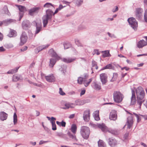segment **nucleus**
Segmentation results:
<instances>
[{"mask_svg": "<svg viewBox=\"0 0 147 147\" xmlns=\"http://www.w3.org/2000/svg\"><path fill=\"white\" fill-rule=\"evenodd\" d=\"M28 48V47L27 46L25 47L24 48H22L21 49V51H24L27 50Z\"/></svg>", "mask_w": 147, "mask_h": 147, "instance_id": "nucleus-64", "label": "nucleus"}, {"mask_svg": "<svg viewBox=\"0 0 147 147\" xmlns=\"http://www.w3.org/2000/svg\"><path fill=\"white\" fill-rule=\"evenodd\" d=\"M76 59V58L75 57L73 58L68 57L66 58H63L62 59V61L66 63H70L74 61Z\"/></svg>", "mask_w": 147, "mask_h": 147, "instance_id": "nucleus-18", "label": "nucleus"}, {"mask_svg": "<svg viewBox=\"0 0 147 147\" xmlns=\"http://www.w3.org/2000/svg\"><path fill=\"white\" fill-rule=\"evenodd\" d=\"M32 24L36 27L35 31V35L38 33L41 30L42 28V25L40 22H36V21H33L32 22Z\"/></svg>", "mask_w": 147, "mask_h": 147, "instance_id": "nucleus-4", "label": "nucleus"}, {"mask_svg": "<svg viewBox=\"0 0 147 147\" xmlns=\"http://www.w3.org/2000/svg\"><path fill=\"white\" fill-rule=\"evenodd\" d=\"M66 123L63 121H62L61 122V125L63 127H65V126Z\"/></svg>", "mask_w": 147, "mask_h": 147, "instance_id": "nucleus-59", "label": "nucleus"}, {"mask_svg": "<svg viewBox=\"0 0 147 147\" xmlns=\"http://www.w3.org/2000/svg\"><path fill=\"white\" fill-rule=\"evenodd\" d=\"M97 125L98 128L100 129L102 131L105 132L106 131L107 127L104 124H98Z\"/></svg>", "mask_w": 147, "mask_h": 147, "instance_id": "nucleus-32", "label": "nucleus"}, {"mask_svg": "<svg viewBox=\"0 0 147 147\" xmlns=\"http://www.w3.org/2000/svg\"><path fill=\"white\" fill-rule=\"evenodd\" d=\"M108 131L109 133L114 135H117L119 134V131L115 129H109Z\"/></svg>", "mask_w": 147, "mask_h": 147, "instance_id": "nucleus-30", "label": "nucleus"}, {"mask_svg": "<svg viewBox=\"0 0 147 147\" xmlns=\"http://www.w3.org/2000/svg\"><path fill=\"white\" fill-rule=\"evenodd\" d=\"M94 116H96L99 115V111H95L93 113Z\"/></svg>", "mask_w": 147, "mask_h": 147, "instance_id": "nucleus-62", "label": "nucleus"}, {"mask_svg": "<svg viewBox=\"0 0 147 147\" xmlns=\"http://www.w3.org/2000/svg\"><path fill=\"white\" fill-rule=\"evenodd\" d=\"M76 104H74L72 103H69V106L70 108H73L76 105H81L80 102L78 100H76L75 101Z\"/></svg>", "mask_w": 147, "mask_h": 147, "instance_id": "nucleus-36", "label": "nucleus"}, {"mask_svg": "<svg viewBox=\"0 0 147 147\" xmlns=\"http://www.w3.org/2000/svg\"><path fill=\"white\" fill-rule=\"evenodd\" d=\"M128 135L129 134L128 133H126L125 134L124 136V138H125V139H126L127 138Z\"/></svg>", "mask_w": 147, "mask_h": 147, "instance_id": "nucleus-60", "label": "nucleus"}, {"mask_svg": "<svg viewBox=\"0 0 147 147\" xmlns=\"http://www.w3.org/2000/svg\"><path fill=\"white\" fill-rule=\"evenodd\" d=\"M16 6L18 8L20 11V12L25 13L27 11L26 8L24 6L18 5H16Z\"/></svg>", "mask_w": 147, "mask_h": 147, "instance_id": "nucleus-26", "label": "nucleus"}, {"mask_svg": "<svg viewBox=\"0 0 147 147\" xmlns=\"http://www.w3.org/2000/svg\"><path fill=\"white\" fill-rule=\"evenodd\" d=\"M107 34L111 38H116L114 34H111V33H110L109 32H107Z\"/></svg>", "mask_w": 147, "mask_h": 147, "instance_id": "nucleus-53", "label": "nucleus"}, {"mask_svg": "<svg viewBox=\"0 0 147 147\" xmlns=\"http://www.w3.org/2000/svg\"><path fill=\"white\" fill-rule=\"evenodd\" d=\"M27 36L25 32H23L20 37V45H22L25 43L27 39Z\"/></svg>", "mask_w": 147, "mask_h": 147, "instance_id": "nucleus-7", "label": "nucleus"}, {"mask_svg": "<svg viewBox=\"0 0 147 147\" xmlns=\"http://www.w3.org/2000/svg\"><path fill=\"white\" fill-rule=\"evenodd\" d=\"M136 93L137 103L139 105V108L140 109L142 104L144 101L143 100L145 95L144 92L143 88L140 86L136 89Z\"/></svg>", "mask_w": 147, "mask_h": 147, "instance_id": "nucleus-1", "label": "nucleus"}, {"mask_svg": "<svg viewBox=\"0 0 147 147\" xmlns=\"http://www.w3.org/2000/svg\"><path fill=\"white\" fill-rule=\"evenodd\" d=\"M95 120L96 121H98L100 120L99 115L94 116Z\"/></svg>", "mask_w": 147, "mask_h": 147, "instance_id": "nucleus-57", "label": "nucleus"}, {"mask_svg": "<svg viewBox=\"0 0 147 147\" xmlns=\"http://www.w3.org/2000/svg\"><path fill=\"white\" fill-rule=\"evenodd\" d=\"M65 107H62L61 108L63 109H69L70 107L69 103H66L65 104Z\"/></svg>", "mask_w": 147, "mask_h": 147, "instance_id": "nucleus-43", "label": "nucleus"}, {"mask_svg": "<svg viewBox=\"0 0 147 147\" xmlns=\"http://www.w3.org/2000/svg\"><path fill=\"white\" fill-rule=\"evenodd\" d=\"M90 130L88 127L83 126L80 128V133L82 137L85 139L87 140L90 134Z\"/></svg>", "mask_w": 147, "mask_h": 147, "instance_id": "nucleus-2", "label": "nucleus"}, {"mask_svg": "<svg viewBox=\"0 0 147 147\" xmlns=\"http://www.w3.org/2000/svg\"><path fill=\"white\" fill-rule=\"evenodd\" d=\"M56 59L52 58L50 59V63L49 64L50 67L53 68L56 63Z\"/></svg>", "mask_w": 147, "mask_h": 147, "instance_id": "nucleus-28", "label": "nucleus"}, {"mask_svg": "<svg viewBox=\"0 0 147 147\" xmlns=\"http://www.w3.org/2000/svg\"><path fill=\"white\" fill-rule=\"evenodd\" d=\"M146 45H147L146 42L143 40L139 41L137 45L138 47L139 48H142Z\"/></svg>", "mask_w": 147, "mask_h": 147, "instance_id": "nucleus-20", "label": "nucleus"}, {"mask_svg": "<svg viewBox=\"0 0 147 147\" xmlns=\"http://www.w3.org/2000/svg\"><path fill=\"white\" fill-rule=\"evenodd\" d=\"M115 67L113 66L111 64H109L107 65L105 67H103L102 70H104L106 69H114Z\"/></svg>", "mask_w": 147, "mask_h": 147, "instance_id": "nucleus-37", "label": "nucleus"}, {"mask_svg": "<svg viewBox=\"0 0 147 147\" xmlns=\"http://www.w3.org/2000/svg\"><path fill=\"white\" fill-rule=\"evenodd\" d=\"M40 9V7L32 8L29 10V14L31 16L36 15L38 13Z\"/></svg>", "mask_w": 147, "mask_h": 147, "instance_id": "nucleus-6", "label": "nucleus"}, {"mask_svg": "<svg viewBox=\"0 0 147 147\" xmlns=\"http://www.w3.org/2000/svg\"><path fill=\"white\" fill-rule=\"evenodd\" d=\"M2 12L3 13L7 15L8 16H11V14L9 12L7 6H5L2 10Z\"/></svg>", "mask_w": 147, "mask_h": 147, "instance_id": "nucleus-29", "label": "nucleus"}, {"mask_svg": "<svg viewBox=\"0 0 147 147\" xmlns=\"http://www.w3.org/2000/svg\"><path fill=\"white\" fill-rule=\"evenodd\" d=\"M93 88L96 90H99L101 89V87L100 84H98L96 82H94L92 83Z\"/></svg>", "mask_w": 147, "mask_h": 147, "instance_id": "nucleus-25", "label": "nucleus"}, {"mask_svg": "<svg viewBox=\"0 0 147 147\" xmlns=\"http://www.w3.org/2000/svg\"><path fill=\"white\" fill-rule=\"evenodd\" d=\"M19 67H16L15 69L10 70L7 71V73L8 74H13L17 72Z\"/></svg>", "mask_w": 147, "mask_h": 147, "instance_id": "nucleus-34", "label": "nucleus"}, {"mask_svg": "<svg viewBox=\"0 0 147 147\" xmlns=\"http://www.w3.org/2000/svg\"><path fill=\"white\" fill-rule=\"evenodd\" d=\"M48 141H44L43 140H40L39 142V145H41L43 144H44L46 143H47L48 142Z\"/></svg>", "mask_w": 147, "mask_h": 147, "instance_id": "nucleus-56", "label": "nucleus"}, {"mask_svg": "<svg viewBox=\"0 0 147 147\" xmlns=\"http://www.w3.org/2000/svg\"><path fill=\"white\" fill-rule=\"evenodd\" d=\"M132 96L131 98V105H133L136 103V98L135 95V92L133 90H131Z\"/></svg>", "mask_w": 147, "mask_h": 147, "instance_id": "nucleus-16", "label": "nucleus"}, {"mask_svg": "<svg viewBox=\"0 0 147 147\" xmlns=\"http://www.w3.org/2000/svg\"><path fill=\"white\" fill-rule=\"evenodd\" d=\"M96 54L98 55L100 54V53L98 52V49H94L93 51V55H94Z\"/></svg>", "mask_w": 147, "mask_h": 147, "instance_id": "nucleus-51", "label": "nucleus"}, {"mask_svg": "<svg viewBox=\"0 0 147 147\" xmlns=\"http://www.w3.org/2000/svg\"><path fill=\"white\" fill-rule=\"evenodd\" d=\"M85 80H84V78L82 77H79L78 79V83L80 84H82V82Z\"/></svg>", "mask_w": 147, "mask_h": 147, "instance_id": "nucleus-45", "label": "nucleus"}, {"mask_svg": "<svg viewBox=\"0 0 147 147\" xmlns=\"http://www.w3.org/2000/svg\"><path fill=\"white\" fill-rule=\"evenodd\" d=\"M102 53H103L102 56L104 57H109L111 56L109 53V50L102 51Z\"/></svg>", "mask_w": 147, "mask_h": 147, "instance_id": "nucleus-31", "label": "nucleus"}, {"mask_svg": "<svg viewBox=\"0 0 147 147\" xmlns=\"http://www.w3.org/2000/svg\"><path fill=\"white\" fill-rule=\"evenodd\" d=\"M24 13L20 12L19 13V18H22L23 17Z\"/></svg>", "mask_w": 147, "mask_h": 147, "instance_id": "nucleus-54", "label": "nucleus"}, {"mask_svg": "<svg viewBox=\"0 0 147 147\" xmlns=\"http://www.w3.org/2000/svg\"><path fill=\"white\" fill-rule=\"evenodd\" d=\"M118 10V8L117 6H115V7L114 8L112 9V11L113 12H115L117 11Z\"/></svg>", "mask_w": 147, "mask_h": 147, "instance_id": "nucleus-52", "label": "nucleus"}, {"mask_svg": "<svg viewBox=\"0 0 147 147\" xmlns=\"http://www.w3.org/2000/svg\"><path fill=\"white\" fill-rule=\"evenodd\" d=\"M56 120V119L55 118L52 117L50 120L51 123L52 125V129L53 130H55L57 129L56 125L55 123V120Z\"/></svg>", "mask_w": 147, "mask_h": 147, "instance_id": "nucleus-22", "label": "nucleus"}, {"mask_svg": "<svg viewBox=\"0 0 147 147\" xmlns=\"http://www.w3.org/2000/svg\"><path fill=\"white\" fill-rule=\"evenodd\" d=\"M5 49L2 46L0 47V52H2L5 51Z\"/></svg>", "mask_w": 147, "mask_h": 147, "instance_id": "nucleus-55", "label": "nucleus"}, {"mask_svg": "<svg viewBox=\"0 0 147 147\" xmlns=\"http://www.w3.org/2000/svg\"><path fill=\"white\" fill-rule=\"evenodd\" d=\"M46 15L44 16L45 18H51L54 15L53 12L50 9L46 10Z\"/></svg>", "mask_w": 147, "mask_h": 147, "instance_id": "nucleus-13", "label": "nucleus"}, {"mask_svg": "<svg viewBox=\"0 0 147 147\" xmlns=\"http://www.w3.org/2000/svg\"><path fill=\"white\" fill-rule=\"evenodd\" d=\"M29 36L30 38H33V34L31 32H29Z\"/></svg>", "mask_w": 147, "mask_h": 147, "instance_id": "nucleus-58", "label": "nucleus"}, {"mask_svg": "<svg viewBox=\"0 0 147 147\" xmlns=\"http://www.w3.org/2000/svg\"><path fill=\"white\" fill-rule=\"evenodd\" d=\"M118 76V74L117 73H114L112 79L111 80V81L113 82L116 80Z\"/></svg>", "mask_w": 147, "mask_h": 147, "instance_id": "nucleus-42", "label": "nucleus"}, {"mask_svg": "<svg viewBox=\"0 0 147 147\" xmlns=\"http://www.w3.org/2000/svg\"><path fill=\"white\" fill-rule=\"evenodd\" d=\"M90 110H87L85 111L83 113V118L84 121H88L90 119Z\"/></svg>", "mask_w": 147, "mask_h": 147, "instance_id": "nucleus-11", "label": "nucleus"}, {"mask_svg": "<svg viewBox=\"0 0 147 147\" xmlns=\"http://www.w3.org/2000/svg\"><path fill=\"white\" fill-rule=\"evenodd\" d=\"M84 85L86 87H87L90 84V83H88V82H86V81L85 80V81H84Z\"/></svg>", "mask_w": 147, "mask_h": 147, "instance_id": "nucleus-61", "label": "nucleus"}, {"mask_svg": "<svg viewBox=\"0 0 147 147\" xmlns=\"http://www.w3.org/2000/svg\"><path fill=\"white\" fill-rule=\"evenodd\" d=\"M127 21L131 27L136 30L138 27V23L135 19H127Z\"/></svg>", "mask_w": 147, "mask_h": 147, "instance_id": "nucleus-5", "label": "nucleus"}, {"mask_svg": "<svg viewBox=\"0 0 147 147\" xmlns=\"http://www.w3.org/2000/svg\"><path fill=\"white\" fill-rule=\"evenodd\" d=\"M114 101L117 103H120L123 100L124 98L123 95L119 92L115 91L113 94Z\"/></svg>", "mask_w": 147, "mask_h": 147, "instance_id": "nucleus-3", "label": "nucleus"}, {"mask_svg": "<svg viewBox=\"0 0 147 147\" xmlns=\"http://www.w3.org/2000/svg\"><path fill=\"white\" fill-rule=\"evenodd\" d=\"M22 78L20 76H18L16 75H13V81L16 82L20 80H22Z\"/></svg>", "mask_w": 147, "mask_h": 147, "instance_id": "nucleus-38", "label": "nucleus"}, {"mask_svg": "<svg viewBox=\"0 0 147 147\" xmlns=\"http://www.w3.org/2000/svg\"><path fill=\"white\" fill-rule=\"evenodd\" d=\"M7 114L4 112H1L0 113V119L2 121L6 120L7 117Z\"/></svg>", "mask_w": 147, "mask_h": 147, "instance_id": "nucleus-24", "label": "nucleus"}, {"mask_svg": "<svg viewBox=\"0 0 147 147\" xmlns=\"http://www.w3.org/2000/svg\"><path fill=\"white\" fill-rule=\"evenodd\" d=\"M59 93L60 95H64L65 94L61 88H59Z\"/></svg>", "mask_w": 147, "mask_h": 147, "instance_id": "nucleus-49", "label": "nucleus"}, {"mask_svg": "<svg viewBox=\"0 0 147 147\" xmlns=\"http://www.w3.org/2000/svg\"><path fill=\"white\" fill-rule=\"evenodd\" d=\"M116 112L115 110H112L110 113L109 119L111 120H115L117 118Z\"/></svg>", "mask_w": 147, "mask_h": 147, "instance_id": "nucleus-14", "label": "nucleus"}, {"mask_svg": "<svg viewBox=\"0 0 147 147\" xmlns=\"http://www.w3.org/2000/svg\"><path fill=\"white\" fill-rule=\"evenodd\" d=\"M17 122V116L16 113H14L13 116V122L14 125H16Z\"/></svg>", "mask_w": 147, "mask_h": 147, "instance_id": "nucleus-41", "label": "nucleus"}, {"mask_svg": "<svg viewBox=\"0 0 147 147\" xmlns=\"http://www.w3.org/2000/svg\"><path fill=\"white\" fill-rule=\"evenodd\" d=\"M49 46V45H47L46 46H40L36 49L35 50V52L36 53H37L42 50L47 48Z\"/></svg>", "mask_w": 147, "mask_h": 147, "instance_id": "nucleus-21", "label": "nucleus"}, {"mask_svg": "<svg viewBox=\"0 0 147 147\" xmlns=\"http://www.w3.org/2000/svg\"><path fill=\"white\" fill-rule=\"evenodd\" d=\"M130 115L127 118V128L130 129L133 125L134 121L133 120L132 115L130 113L128 112Z\"/></svg>", "mask_w": 147, "mask_h": 147, "instance_id": "nucleus-8", "label": "nucleus"}, {"mask_svg": "<svg viewBox=\"0 0 147 147\" xmlns=\"http://www.w3.org/2000/svg\"><path fill=\"white\" fill-rule=\"evenodd\" d=\"M143 11V10L141 8H137L136 9V17L139 18H141V16H142V13Z\"/></svg>", "mask_w": 147, "mask_h": 147, "instance_id": "nucleus-23", "label": "nucleus"}, {"mask_svg": "<svg viewBox=\"0 0 147 147\" xmlns=\"http://www.w3.org/2000/svg\"><path fill=\"white\" fill-rule=\"evenodd\" d=\"M50 6H53V5L51 3H47L44 5L43 7H49Z\"/></svg>", "mask_w": 147, "mask_h": 147, "instance_id": "nucleus-48", "label": "nucleus"}, {"mask_svg": "<svg viewBox=\"0 0 147 147\" xmlns=\"http://www.w3.org/2000/svg\"><path fill=\"white\" fill-rule=\"evenodd\" d=\"M45 78L46 80L50 82H53L55 81V78L53 74L45 76Z\"/></svg>", "mask_w": 147, "mask_h": 147, "instance_id": "nucleus-19", "label": "nucleus"}, {"mask_svg": "<svg viewBox=\"0 0 147 147\" xmlns=\"http://www.w3.org/2000/svg\"><path fill=\"white\" fill-rule=\"evenodd\" d=\"M109 144L111 147H114L117 144V141L114 138L112 137L109 139Z\"/></svg>", "mask_w": 147, "mask_h": 147, "instance_id": "nucleus-15", "label": "nucleus"}, {"mask_svg": "<svg viewBox=\"0 0 147 147\" xmlns=\"http://www.w3.org/2000/svg\"><path fill=\"white\" fill-rule=\"evenodd\" d=\"M16 21L15 20L13 19H7L2 22L0 21V26L3 24L5 26H7L11 23L15 22Z\"/></svg>", "mask_w": 147, "mask_h": 147, "instance_id": "nucleus-10", "label": "nucleus"}, {"mask_svg": "<svg viewBox=\"0 0 147 147\" xmlns=\"http://www.w3.org/2000/svg\"><path fill=\"white\" fill-rule=\"evenodd\" d=\"M66 65H63L61 66V68L59 69V70L62 73L64 74L66 72Z\"/></svg>", "mask_w": 147, "mask_h": 147, "instance_id": "nucleus-39", "label": "nucleus"}, {"mask_svg": "<svg viewBox=\"0 0 147 147\" xmlns=\"http://www.w3.org/2000/svg\"><path fill=\"white\" fill-rule=\"evenodd\" d=\"M49 53L51 57H55L58 60L60 58V57L58 56L53 49H51L49 50Z\"/></svg>", "mask_w": 147, "mask_h": 147, "instance_id": "nucleus-17", "label": "nucleus"}, {"mask_svg": "<svg viewBox=\"0 0 147 147\" xmlns=\"http://www.w3.org/2000/svg\"><path fill=\"white\" fill-rule=\"evenodd\" d=\"M98 146L99 147H106L105 143L101 140H100L98 142Z\"/></svg>", "mask_w": 147, "mask_h": 147, "instance_id": "nucleus-35", "label": "nucleus"}, {"mask_svg": "<svg viewBox=\"0 0 147 147\" xmlns=\"http://www.w3.org/2000/svg\"><path fill=\"white\" fill-rule=\"evenodd\" d=\"M31 24L29 21L27 20H24L22 24L23 28L25 30L28 29L31 26Z\"/></svg>", "mask_w": 147, "mask_h": 147, "instance_id": "nucleus-9", "label": "nucleus"}, {"mask_svg": "<svg viewBox=\"0 0 147 147\" xmlns=\"http://www.w3.org/2000/svg\"><path fill=\"white\" fill-rule=\"evenodd\" d=\"M75 42L76 45H77L78 46H82V45L80 43V41L78 39H76Z\"/></svg>", "mask_w": 147, "mask_h": 147, "instance_id": "nucleus-47", "label": "nucleus"}, {"mask_svg": "<svg viewBox=\"0 0 147 147\" xmlns=\"http://www.w3.org/2000/svg\"><path fill=\"white\" fill-rule=\"evenodd\" d=\"M97 63L96 62L94 61H92V70L93 68L95 67V66H96V65H97Z\"/></svg>", "mask_w": 147, "mask_h": 147, "instance_id": "nucleus-50", "label": "nucleus"}, {"mask_svg": "<svg viewBox=\"0 0 147 147\" xmlns=\"http://www.w3.org/2000/svg\"><path fill=\"white\" fill-rule=\"evenodd\" d=\"M77 127L75 124H73L71 125L70 129L72 132L74 134H75L76 131Z\"/></svg>", "mask_w": 147, "mask_h": 147, "instance_id": "nucleus-33", "label": "nucleus"}, {"mask_svg": "<svg viewBox=\"0 0 147 147\" xmlns=\"http://www.w3.org/2000/svg\"><path fill=\"white\" fill-rule=\"evenodd\" d=\"M100 78L102 84H105L107 82V76L105 73L100 74Z\"/></svg>", "mask_w": 147, "mask_h": 147, "instance_id": "nucleus-12", "label": "nucleus"}, {"mask_svg": "<svg viewBox=\"0 0 147 147\" xmlns=\"http://www.w3.org/2000/svg\"><path fill=\"white\" fill-rule=\"evenodd\" d=\"M52 19H51V20ZM51 20V19H44L43 21L44 27H46L48 23V20Z\"/></svg>", "mask_w": 147, "mask_h": 147, "instance_id": "nucleus-46", "label": "nucleus"}, {"mask_svg": "<svg viewBox=\"0 0 147 147\" xmlns=\"http://www.w3.org/2000/svg\"><path fill=\"white\" fill-rule=\"evenodd\" d=\"M144 18H147V9L146 10L144 13Z\"/></svg>", "mask_w": 147, "mask_h": 147, "instance_id": "nucleus-63", "label": "nucleus"}, {"mask_svg": "<svg viewBox=\"0 0 147 147\" xmlns=\"http://www.w3.org/2000/svg\"><path fill=\"white\" fill-rule=\"evenodd\" d=\"M16 35V32L13 30L10 29L9 33L8 34V36L11 37L15 36Z\"/></svg>", "mask_w": 147, "mask_h": 147, "instance_id": "nucleus-27", "label": "nucleus"}, {"mask_svg": "<svg viewBox=\"0 0 147 147\" xmlns=\"http://www.w3.org/2000/svg\"><path fill=\"white\" fill-rule=\"evenodd\" d=\"M67 134L69 138H71L74 140H77L76 136L74 134H72L69 132H68Z\"/></svg>", "mask_w": 147, "mask_h": 147, "instance_id": "nucleus-40", "label": "nucleus"}, {"mask_svg": "<svg viewBox=\"0 0 147 147\" xmlns=\"http://www.w3.org/2000/svg\"><path fill=\"white\" fill-rule=\"evenodd\" d=\"M83 0H77L76 2L77 5L78 6H80L83 3Z\"/></svg>", "mask_w": 147, "mask_h": 147, "instance_id": "nucleus-44", "label": "nucleus"}]
</instances>
